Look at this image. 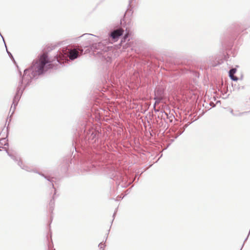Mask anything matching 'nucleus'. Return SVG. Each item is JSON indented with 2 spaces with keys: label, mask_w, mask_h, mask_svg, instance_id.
<instances>
[{
  "label": "nucleus",
  "mask_w": 250,
  "mask_h": 250,
  "mask_svg": "<svg viewBox=\"0 0 250 250\" xmlns=\"http://www.w3.org/2000/svg\"><path fill=\"white\" fill-rule=\"evenodd\" d=\"M53 67L52 62L49 59L47 53H43L33 61L30 70L35 76L41 75Z\"/></svg>",
  "instance_id": "f257e3e1"
},
{
  "label": "nucleus",
  "mask_w": 250,
  "mask_h": 250,
  "mask_svg": "<svg viewBox=\"0 0 250 250\" xmlns=\"http://www.w3.org/2000/svg\"><path fill=\"white\" fill-rule=\"evenodd\" d=\"M124 32V29L119 28L112 31L110 34V37L114 41H117L119 38L123 34Z\"/></svg>",
  "instance_id": "f03ea898"
},
{
  "label": "nucleus",
  "mask_w": 250,
  "mask_h": 250,
  "mask_svg": "<svg viewBox=\"0 0 250 250\" xmlns=\"http://www.w3.org/2000/svg\"><path fill=\"white\" fill-rule=\"evenodd\" d=\"M78 51L76 49L71 50L69 51V57L71 60H74L77 58L78 56Z\"/></svg>",
  "instance_id": "7ed1b4c3"
},
{
  "label": "nucleus",
  "mask_w": 250,
  "mask_h": 250,
  "mask_svg": "<svg viewBox=\"0 0 250 250\" xmlns=\"http://www.w3.org/2000/svg\"><path fill=\"white\" fill-rule=\"evenodd\" d=\"M236 69L235 68L231 69L229 72V75L230 78L233 81H237L238 78L234 76V74L236 72Z\"/></svg>",
  "instance_id": "20e7f679"
},
{
  "label": "nucleus",
  "mask_w": 250,
  "mask_h": 250,
  "mask_svg": "<svg viewBox=\"0 0 250 250\" xmlns=\"http://www.w3.org/2000/svg\"><path fill=\"white\" fill-rule=\"evenodd\" d=\"M67 57V56H65L61 53L57 56V61L60 63H62L63 62V61L65 60Z\"/></svg>",
  "instance_id": "39448f33"
},
{
  "label": "nucleus",
  "mask_w": 250,
  "mask_h": 250,
  "mask_svg": "<svg viewBox=\"0 0 250 250\" xmlns=\"http://www.w3.org/2000/svg\"><path fill=\"white\" fill-rule=\"evenodd\" d=\"M128 33L126 34L124 36V40H125L128 37Z\"/></svg>",
  "instance_id": "423d86ee"
},
{
  "label": "nucleus",
  "mask_w": 250,
  "mask_h": 250,
  "mask_svg": "<svg viewBox=\"0 0 250 250\" xmlns=\"http://www.w3.org/2000/svg\"><path fill=\"white\" fill-rule=\"evenodd\" d=\"M1 140L4 141V138H2V139H1Z\"/></svg>",
  "instance_id": "0eeeda50"
},
{
  "label": "nucleus",
  "mask_w": 250,
  "mask_h": 250,
  "mask_svg": "<svg viewBox=\"0 0 250 250\" xmlns=\"http://www.w3.org/2000/svg\"><path fill=\"white\" fill-rule=\"evenodd\" d=\"M1 147V146H0V147Z\"/></svg>",
  "instance_id": "6e6552de"
}]
</instances>
